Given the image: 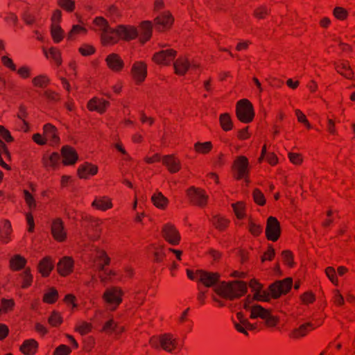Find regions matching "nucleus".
<instances>
[{"label":"nucleus","instance_id":"1","mask_svg":"<svg viewBox=\"0 0 355 355\" xmlns=\"http://www.w3.org/2000/svg\"><path fill=\"white\" fill-rule=\"evenodd\" d=\"M216 293L220 296L232 300L245 295L247 292V284L242 281L222 282L215 288Z\"/></svg>","mask_w":355,"mask_h":355},{"label":"nucleus","instance_id":"2","mask_svg":"<svg viewBox=\"0 0 355 355\" xmlns=\"http://www.w3.org/2000/svg\"><path fill=\"white\" fill-rule=\"evenodd\" d=\"M150 343L153 347L156 348L159 347L168 353H176L182 348L178 338L171 334H164L159 338H152Z\"/></svg>","mask_w":355,"mask_h":355},{"label":"nucleus","instance_id":"3","mask_svg":"<svg viewBox=\"0 0 355 355\" xmlns=\"http://www.w3.org/2000/svg\"><path fill=\"white\" fill-rule=\"evenodd\" d=\"M93 261L98 271L103 272L104 275H101L100 278L101 282H106L111 278L112 276L115 275V272L112 270H107L105 269V266H108L110 263V258L107 254L106 252L96 249L95 251Z\"/></svg>","mask_w":355,"mask_h":355},{"label":"nucleus","instance_id":"4","mask_svg":"<svg viewBox=\"0 0 355 355\" xmlns=\"http://www.w3.org/2000/svg\"><path fill=\"white\" fill-rule=\"evenodd\" d=\"M236 114L242 123L251 122L254 116L252 104L245 98L239 101L236 103Z\"/></svg>","mask_w":355,"mask_h":355},{"label":"nucleus","instance_id":"5","mask_svg":"<svg viewBox=\"0 0 355 355\" xmlns=\"http://www.w3.org/2000/svg\"><path fill=\"white\" fill-rule=\"evenodd\" d=\"M123 291L119 287H111L105 290L103 299L111 310H115L122 302Z\"/></svg>","mask_w":355,"mask_h":355},{"label":"nucleus","instance_id":"6","mask_svg":"<svg viewBox=\"0 0 355 355\" xmlns=\"http://www.w3.org/2000/svg\"><path fill=\"white\" fill-rule=\"evenodd\" d=\"M187 196L193 205L202 208L207 205L209 196L202 189L191 187L187 191Z\"/></svg>","mask_w":355,"mask_h":355},{"label":"nucleus","instance_id":"7","mask_svg":"<svg viewBox=\"0 0 355 355\" xmlns=\"http://www.w3.org/2000/svg\"><path fill=\"white\" fill-rule=\"evenodd\" d=\"M293 279L290 277L278 280L270 285L268 290L272 298H279L282 295L286 294L291 289Z\"/></svg>","mask_w":355,"mask_h":355},{"label":"nucleus","instance_id":"8","mask_svg":"<svg viewBox=\"0 0 355 355\" xmlns=\"http://www.w3.org/2000/svg\"><path fill=\"white\" fill-rule=\"evenodd\" d=\"M161 234L164 240L172 245H178L181 241V235L176 227L170 223L163 225Z\"/></svg>","mask_w":355,"mask_h":355},{"label":"nucleus","instance_id":"9","mask_svg":"<svg viewBox=\"0 0 355 355\" xmlns=\"http://www.w3.org/2000/svg\"><path fill=\"white\" fill-rule=\"evenodd\" d=\"M281 235L280 223L274 216H269L266 227V236L268 241H277Z\"/></svg>","mask_w":355,"mask_h":355},{"label":"nucleus","instance_id":"10","mask_svg":"<svg viewBox=\"0 0 355 355\" xmlns=\"http://www.w3.org/2000/svg\"><path fill=\"white\" fill-rule=\"evenodd\" d=\"M130 73L137 85L141 84L147 76V64L143 61H136L133 63Z\"/></svg>","mask_w":355,"mask_h":355},{"label":"nucleus","instance_id":"11","mask_svg":"<svg viewBox=\"0 0 355 355\" xmlns=\"http://www.w3.org/2000/svg\"><path fill=\"white\" fill-rule=\"evenodd\" d=\"M177 51L173 49H166L159 51L153 55V60L158 64L168 65L176 57Z\"/></svg>","mask_w":355,"mask_h":355},{"label":"nucleus","instance_id":"12","mask_svg":"<svg viewBox=\"0 0 355 355\" xmlns=\"http://www.w3.org/2000/svg\"><path fill=\"white\" fill-rule=\"evenodd\" d=\"M249 162L246 157L239 156L234 161L233 164V168L236 172V178L241 180L245 178L248 175Z\"/></svg>","mask_w":355,"mask_h":355},{"label":"nucleus","instance_id":"13","mask_svg":"<svg viewBox=\"0 0 355 355\" xmlns=\"http://www.w3.org/2000/svg\"><path fill=\"white\" fill-rule=\"evenodd\" d=\"M251 300L250 299V297H248L244 302V308L246 310H249L250 311V318L252 319H256V318H261L262 320H264L267 315H268V313L270 311L268 309H266L263 307H262L261 305L259 304H254L250 306Z\"/></svg>","mask_w":355,"mask_h":355},{"label":"nucleus","instance_id":"14","mask_svg":"<svg viewBox=\"0 0 355 355\" xmlns=\"http://www.w3.org/2000/svg\"><path fill=\"white\" fill-rule=\"evenodd\" d=\"M175 73L179 76L184 75L189 69H196L198 65L196 63H191L185 57L178 58L173 63Z\"/></svg>","mask_w":355,"mask_h":355},{"label":"nucleus","instance_id":"15","mask_svg":"<svg viewBox=\"0 0 355 355\" xmlns=\"http://www.w3.org/2000/svg\"><path fill=\"white\" fill-rule=\"evenodd\" d=\"M197 276L199 277V282L206 287H211L215 285L220 279L218 272H211L202 270H197Z\"/></svg>","mask_w":355,"mask_h":355},{"label":"nucleus","instance_id":"16","mask_svg":"<svg viewBox=\"0 0 355 355\" xmlns=\"http://www.w3.org/2000/svg\"><path fill=\"white\" fill-rule=\"evenodd\" d=\"M74 267V260L71 257L64 256L60 259L57 264L58 272L62 277L70 275Z\"/></svg>","mask_w":355,"mask_h":355},{"label":"nucleus","instance_id":"17","mask_svg":"<svg viewBox=\"0 0 355 355\" xmlns=\"http://www.w3.org/2000/svg\"><path fill=\"white\" fill-rule=\"evenodd\" d=\"M173 17L169 12H164L155 19V28L159 31L169 28L173 23Z\"/></svg>","mask_w":355,"mask_h":355},{"label":"nucleus","instance_id":"18","mask_svg":"<svg viewBox=\"0 0 355 355\" xmlns=\"http://www.w3.org/2000/svg\"><path fill=\"white\" fill-rule=\"evenodd\" d=\"M51 234L55 240L63 242L67 238V233L64 228L62 220L58 218L53 220L51 225Z\"/></svg>","mask_w":355,"mask_h":355},{"label":"nucleus","instance_id":"19","mask_svg":"<svg viewBox=\"0 0 355 355\" xmlns=\"http://www.w3.org/2000/svg\"><path fill=\"white\" fill-rule=\"evenodd\" d=\"M101 41L103 46L114 45L118 43V28L109 27L105 32L101 33Z\"/></svg>","mask_w":355,"mask_h":355},{"label":"nucleus","instance_id":"20","mask_svg":"<svg viewBox=\"0 0 355 355\" xmlns=\"http://www.w3.org/2000/svg\"><path fill=\"white\" fill-rule=\"evenodd\" d=\"M62 164L64 166L73 165L76 163L78 156L76 150L69 146H64L61 149Z\"/></svg>","mask_w":355,"mask_h":355},{"label":"nucleus","instance_id":"21","mask_svg":"<svg viewBox=\"0 0 355 355\" xmlns=\"http://www.w3.org/2000/svg\"><path fill=\"white\" fill-rule=\"evenodd\" d=\"M43 133L46 139L51 146L58 145L60 143V137L58 133V129L51 123H46L43 126Z\"/></svg>","mask_w":355,"mask_h":355},{"label":"nucleus","instance_id":"22","mask_svg":"<svg viewBox=\"0 0 355 355\" xmlns=\"http://www.w3.org/2000/svg\"><path fill=\"white\" fill-rule=\"evenodd\" d=\"M118 35L119 41L125 40L130 41L135 39L138 36V32L135 27L132 26L119 25Z\"/></svg>","mask_w":355,"mask_h":355},{"label":"nucleus","instance_id":"23","mask_svg":"<svg viewBox=\"0 0 355 355\" xmlns=\"http://www.w3.org/2000/svg\"><path fill=\"white\" fill-rule=\"evenodd\" d=\"M107 67L114 72H119L124 67V62L117 53H110L105 58Z\"/></svg>","mask_w":355,"mask_h":355},{"label":"nucleus","instance_id":"24","mask_svg":"<svg viewBox=\"0 0 355 355\" xmlns=\"http://www.w3.org/2000/svg\"><path fill=\"white\" fill-rule=\"evenodd\" d=\"M110 106V102L103 98L94 97L87 103V109L89 111H96L99 114H103Z\"/></svg>","mask_w":355,"mask_h":355},{"label":"nucleus","instance_id":"25","mask_svg":"<svg viewBox=\"0 0 355 355\" xmlns=\"http://www.w3.org/2000/svg\"><path fill=\"white\" fill-rule=\"evenodd\" d=\"M314 329L313 324L311 322H306L301 324L299 327L293 329L288 334L291 339L297 340L306 336Z\"/></svg>","mask_w":355,"mask_h":355},{"label":"nucleus","instance_id":"26","mask_svg":"<svg viewBox=\"0 0 355 355\" xmlns=\"http://www.w3.org/2000/svg\"><path fill=\"white\" fill-rule=\"evenodd\" d=\"M12 225L8 220L0 222V242L3 244L8 243L12 240Z\"/></svg>","mask_w":355,"mask_h":355},{"label":"nucleus","instance_id":"27","mask_svg":"<svg viewBox=\"0 0 355 355\" xmlns=\"http://www.w3.org/2000/svg\"><path fill=\"white\" fill-rule=\"evenodd\" d=\"M98 170L96 165L85 162L79 166L78 175L81 179H88L90 176L95 175L98 173Z\"/></svg>","mask_w":355,"mask_h":355},{"label":"nucleus","instance_id":"28","mask_svg":"<svg viewBox=\"0 0 355 355\" xmlns=\"http://www.w3.org/2000/svg\"><path fill=\"white\" fill-rule=\"evenodd\" d=\"M92 207L97 210L105 211L113 207L112 199L107 196L96 197L92 202Z\"/></svg>","mask_w":355,"mask_h":355},{"label":"nucleus","instance_id":"29","mask_svg":"<svg viewBox=\"0 0 355 355\" xmlns=\"http://www.w3.org/2000/svg\"><path fill=\"white\" fill-rule=\"evenodd\" d=\"M39 347L37 341L33 338L25 340L19 347L24 355H35Z\"/></svg>","mask_w":355,"mask_h":355},{"label":"nucleus","instance_id":"30","mask_svg":"<svg viewBox=\"0 0 355 355\" xmlns=\"http://www.w3.org/2000/svg\"><path fill=\"white\" fill-rule=\"evenodd\" d=\"M162 163L171 173H177L181 168L180 160L173 155L164 156L162 159Z\"/></svg>","mask_w":355,"mask_h":355},{"label":"nucleus","instance_id":"31","mask_svg":"<svg viewBox=\"0 0 355 355\" xmlns=\"http://www.w3.org/2000/svg\"><path fill=\"white\" fill-rule=\"evenodd\" d=\"M38 271L42 277H49L54 268V262L51 257H44L38 263Z\"/></svg>","mask_w":355,"mask_h":355},{"label":"nucleus","instance_id":"32","mask_svg":"<svg viewBox=\"0 0 355 355\" xmlns=\"http://www.w3.org/2000/svg\"><path fill=\"white\" fill-rule=\"evenodd\" d=\"M42 162L45 168H55L60 162V155L57 152L46 153L43 155Z\"/></svg>","mask_w":355,"mask_h":355},{"label":"nucleus","instance_id":"33","mask_svg":"<svg viewBox=\"0 0 355 355\" xmlns=\"http://www.w3.org/2000/svg\"><path fill=\"white\" fill-rule=\"evenodd\" d=\"M152 36V24L150 21H145L141 24V33L139 40L141 43L148 41Z\"/></svg>","mask_w":355,"mask_h":355},{"label":"nucleus","instance_id":"34","mask_svg":"<svg viewBox=\"0 0 355 355\" xmlns=\"http://www.w3.org/2000/svg\"><path fill=\"white\" fill-rule=\"evenodd\" d=\"M44 54L48 59L52 60L54 63L59 67L62 64L61 52L57 47H51L48 50H44Z\"/></svg>","mask_w":355,"mask_h":355},{"label":"nucleus","instance_id":"35","mask_svg":"<svg viewBox=\"0 0 355 355\" xmlns=\"http://www.w3.org/2000/svg\"><path fill=\"white\" fill-rule=\"evenodd\" d=\"M26 262L24 257L19 254H15L10 260V268L13 271L20 270L25 267Z\"/></svg>","mask_w":355,"mask_h":355},{"label":"nucleus","instance_id":"36","mask_svg":"<svg viewBox=\"0 0 355 355\" xmlns=\"http://www.w3.org/2000/svg\"><path fill=\"white\" fill-rule=\"evenodd\" d=\"M17 118L21 121V130L25 132L29 131V124L26 121L28 112L24 105H20L17 114Z\"/></svg>","mask_w":355,"mask_h":355},{"label":"nucleus","instance_id":"37","mask_svg":"<svg viewBox=\"0 0 355 355\" xmlns=\"http://www.w3.org/2000/svg\"><path fill=\"white\" fill-rule=\"evenodd\" d=\"M151 200L153 205L161 209H165L168 204V199L160 192L155 193Z\"/></svg>","mask_w":355,"mask_h":355},{"label":"nucleus","instance_id":"38","mask_svg":"<svg viewBox=\"0 0 355 355\" xmlns=\"http://www.w3.org/2000/svg\"><path fill=\"white\" fill-rule=\"evenodd\" d=\"M211 221L213 225L219 231L225 230L230 225V220L220 215L214 216Z\"/></svg>","mask_w":355,"mask_h":355},{"label":"nucleus","instance_id":"39","mask_svg":"<svg viewBox=\"0 0 355 355\" xmlns=\"http://www.w3.org/2000/svg\"><path fill=\"white\" fill-rule=\"evenodd\" d=\"M193 148L197 153L206 155L208 154L212 150L213 145L211 141H198L194 144Z\"/></svg>","mask_w":355,"mask_h":355},{"label":"nucleus","instance_id":"40","mask_svg":"<svg viewBox=\"0 0 355 355\" xmlns=\"http://www.w3.org/2000/svg\"><path fill=\"white\" fill-rule=\"evenodd\" d=\"M93 24L94 27L93 29L95 31H99L101 33L105 32L110 26L108 21L102 17H96L93 20Z\"/></svg>","mask_w":355,"mask_h":355},{"label":"nucleus","instance_id":"41","mask_svg":"<svg viewBox=\"0 0 355 355\" xmlns=\"http://www.w3.org/2000/svg\"><path fill=\"white\" fill-rule=\"evenodd\" d=\"M337 71L346 78L352 79L354 76L352 69L347 62H341L336 66Z\"/></svg>","mask_w":355,"mask_h":355},{"label":"nucleus","instance_id":"42","mask_svg":"<svg viewBox=\"0 0 355 355\" xmlns=\"http://www.w3.org/2000/svg\"><path fill=\"white\" fill-rule=\"evenodd\" d=\"M87 33V30L83 26L79 24L73 25L71 29L67 34V40H73L78 35H86Z\"/></svg>","mask_w":355,"mask_h":355},{"label":"nucleus","instance_id":"43","mask_svg":"<svg viewBox=\"0 0 355 355\" xmlns=\"http://www.w3.org/2000/svg\"><path fill=\"white\" fill-rule=\"evenodd\" d=\"M50 83L49 78L44 74H40L32 79V84L35 87L45 88Z\"/></svg>","mask_w":355,"mask_h":355},{"label":"nucleus","instance_id":"44","mask_svg":"<svg viewBox=\"0 0 355 355\" xmlns=\"http://www.w3.org/2000/svg\"><path fill=\"white\" fill-rule=\"evenodd\" d=\"M219 122L222 129L228 132L233 128V123L229 114L224 113L220 115Z\"/></svg>","mask_w":355,"mask_h":355},{"label":"nucleus","instance_id":"45","mask_svg":"<svg viewBox=\"0 0 355 355\" xmlns=\"http://www.w3.org/2000/svg\"><path fill=\"white\" fill-rule=\"evenodd\" d=\"M58 299V292L55 288H50L43 296V302L46 304H54Z\"/></svg>","mask_w":355,"mask_h":355},{"label":"nucleus","instance_id":"46","mask_svg":"<svg viewBox=\"0 0 355 355\" xmlns=\"http://www.w3.org/2000/svg\"><path fill=\"white\" fill-rule=\"evenodd\" d=\"M24 198L29 211H33L37 207V202L33 196L26 189L23 190Z\"/></svg>","mask_w":355,"mask_h":355},{"label":"nucleus","instance_id":"47","mask_svg":"<svg viewBox=\"0 0 355 355\" xmlns=\"http://www.w3.org/2000/svg\"><path fill=\"white\" fill-rule=\"evenodd\" d=\"M92 327L93 326L92 323L85 321H80L76 324L75 330L80 335L84 336L91 332Z\"/></svg>","mask_w":355,"mask_h":355},{"label":"nucleus","instance_id":"48","mask_svg":"<svg viewBox=\"0 0 355 355\" xmlns=\"http://www.w3.org/2000/svg\"><path fill=\"white\" fill-rule=\"evenodd\" d=\"M234 212L238 219H243L245 216V205L241 202H236L232 205Z\"/></svg>","mask_w":355,"mask_h":355},{"label":"nucleus","instance_id":"49","mask_svg":"<svg viewBox=\"0 0 355 355\" xmlns=\"http://www.w3.org/2000/svg\"><path fill=\"white\" fill-rule=\"evenodd\" d=\"M51 34L53 42L57 44L60 42L64 37V31L60 26H51Z\"/></svg>","mask_w":355,"mask_h":355},{"label":"nucleus","instance_id":"50","mask_svg":"<svg viewBox=\"0 0 355 355\" xmlns=\"http://www.w3.org/2000/svg\"><path fill=\"white\" fill-rule=\"evenodd\" d=\"M57 4L67 12H72L76 8L73 0H57Z\"/></svg>","mask_w":355,"mask_h":355},{"label":"nucleus","instance_id":"51","mask_svg":"<svg viewBox=\"0 0 355 355\" xmlns=\"http://www.w3.org/2000/svg\"><path fill=\"white\" fill-rule=\"evenodd\" d=\"M103 330L105 332L115 331L116 333H120L123 331V329L122 327H119L117 324L111 319L105 323Z\"/></svg>","mask_w":355,"mask_h":355},{"label":"nucleus","instance_id":"52","mask_svg":"<svg viewBox=\"0 0 355 355\" xmlns=\"http://www.w3.org/2000/svg\"><path fill=\"white\" fill-rule=\"evenodd\" d=\"M22 277V284L21 288H26L29 287L32 282L33 277L31 273V270L29 268H26L21 274Z\"/></svg>","mask_w":355,"mask_h":355},{"label":"nucleus","instance_id":"53","mask_svg":"<svg viewBox=\"0 0 355 355\" xmlns=\"http://www.w3.org/2000/svg\"><path fill=\"white\" fill-rule=\"evenodd\" d=\"M252 197L254 202L259 206H263L266 204L264 194L259 189H254L252 192Z\"/></svg>","mask_w":355,"mask_h":355},{"label":"nucleus","instance_id":"54","mask_svg":"<svg viewBox=\"0 0 355 355\" xmlns=\"http://www.w3.org/2000/svg\"><path fill=\"white\" fill-rule=\"evenodd\" d=\"M49 324L52 327H58L62 322V318L58 312L53 311L49 318Z\"/></svg>","mask_w":355,"mask_h":355},{"label":"nucleus","instance_id":"55","mask_svg":"<svg viewBox=\"0 0 355 355\" xmlns=\"http://www.w3.org/2000/svg\"><path fill=\"white\" fill-rule=\"evenodd\" d=\"M1 302L3 313L12 311L15 306V302L13 299L2 298Z\"/></svg>","mask_w":355,"mask_h":355},{"label":"nucleus","instance_id":"56","mask_svg":"<svg viewBox=\"0 0 355 355\" xmlns=\"http://www.w3.org/2000/svg\"><path fill=\"white\" fill-rule=\"evenodd\" d=\"M270 296L271 295L269 290L267 291L261 288L258 292L254 293L253 299L257 301L268 302L270 300Z\"/></svg>","mask_w":355,"mask_h":355},{"label":"nucleus","instance_id":"57","mask_svg":"<svg viewBox=\"0 0 355 355\" xmlns=\"http://www.w3.org/2000/svg\"><path fill=\"white\" fill-rule=\"evenodd\" d=\"M15 71H17V73L19 75V76L23 79H27L31 76V67L26 65L20 67Z\"/></svg>","mask_w":355,"mask_h":355},{"label":"nucleus","instance_id":"58","mask_svg":"<svg viewBox=\"0 0 355 355\" xmlns=\"http://www.w3.org/2000/svg\"><path fill=\"white\" fill-rule=\"evenodd\" d=\"M1 61L3 65L5 67L9 69L10 71H15L17 70L16 64L14 63L13 60L8 56H2L1 58Z\"/></svg>","mask_w":355,"mask_h":355},{"label":"nucleus","instance_id":"59","mask_svg":"<svg viewBox=\"0 0 355 355\" xmlns=\"http://www.w3.org/2000/svg\"><path fill=\"white\" fill-rule=\"evenodd\" d=\"M79 53L83 56H89L95 53V48L89 44H83L78 49Z\"/></svg>","mask_w":355,"mask_h":355},{"label":"nucleus","instance_id":"60","mask_svg":"<svg viewBox=\"0 0 355 355\" xmlns=\"http://www.w3.org/2000/svg\"><path fill=\"white\" fill-rule=\"evenodd\" d=\"M249 232L254 236H258L262 232L261 225L255 223L252 220L249 222Z\"/></svg>","mask_w":355,"mask_h":355},{"label":"nucleus","instance_id":"61","mask_svg":"<svg viewBox=\"0 0 355 355\" xmlns=\"http://www.w3.org/2000/svg\"><path fill=\"white\" fill-rule=\"evenodd\" d=\"M236 318L239 321L242 322L243 325H244V327L245 329V331L247 330H254L256 329V327L254 324H251L247 319L243 318V315L242 313L239 312L236 314Z\"/></svg>","mask_w":355,"mask_h":355},{"label":"nucleus","instance_id":"62","mask_svg":"<svg viewBox=\"0 0 355 355\" xmlns=\"http://www.w3.org/2000/svg\"><path fill=\"white\" fill-rule=\"evenodd\" d=\"M71 349L66 345H60L55 348L53 352V355H69Z\"/></svg>","mask_w":355,"mask_h":355},{"label":"nucleus","instance_id":"63","mask_svg":"<svg viewBox=\"0 0 355 355\" xmlns=\"http://www.w3.org/2000/svg\"><path fill=\"white\" fill-rule=\"evenodd\" d=\"M269 14V10L266 6H260L257 8L254 12V17L257 19H264Z\"/></svg>","mask_w":355,"mask_h":355},{"label":"nucleus","instance_id":"64","mask_svg":"<svg viewBox=\"0 0 355 355\" xmlns=\"http://www.w3.org/2000/svg\"><path fill=\"white\" fill-rule=\"evenodd\" d=\"M44 96L49 101L57 102L60 99V94L54 91L48 89L44 92Z\"/></svg>","mask_w":355,"mask_h":355}]
</instances>
